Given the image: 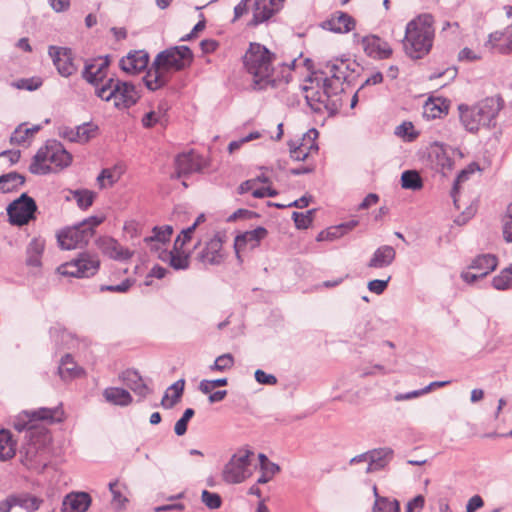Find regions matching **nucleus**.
<instances>
[{
	"label": "nucleus",
	"instance_id": "1",
	"mask_svg": "<svg viewBox=\"0 0 512 512\" xmlns=\"http://www.w3.org/2000/svg\"><path fill=\"white\" fill-rule=\"evenodd\" d=\"M193 52L186 46H173L159 52L151 67L143 77L146 88L156 91L166 86L170 80V71H182L193 62Z\"/></svg>",
	"mask_w": 512,
	"mask_h": 512
},
{
	"label": "nucleus",
	"instance_id": "2",
	"mask_svg": "<svg viewBox=\"0 0 512 512\" xmlns=\"http://www.w3.org/2000/svg\"><path fill=\"white\" fill-rule=\"evenodd\" d=\"M275 54L266 46L251 42L243 56V65L246 72L252 76L253 89L265 90L268 87H276V80L273 78V60Z\"/></svg>",
	"mask_w": 512,
	"mask_h": 512
},
{
	"label": "nucleus",
	"instance_id": "3",
	"mask_svg": "<svg viewBox=\"0 0 512 512\" xmlns=\"http://www.w3.org/2000/svg\"><path fill=\"white\" fill-rule=\"evenodd\" d=\"M434 19L430 14H422L409 21L405 29L403 48L407 56L421 59L427 55L434 41Z\"/></svg>",
	"mask_w": 512,
	"mask_h": 512
},
{
	"label": "nucleus",
	"instance_id": "4",
	"mask_svg": "<svg viewBox=\"0 0 512 512\" xmlns=\"http://www.w3.org/2000/svg\"><path fill=\"white\" fill-rule=\"evenodd\" d=\"M502 108L499 97H487L475 105L460 104L458 110L463 126L470 133L477 132L480 127L495 126V120Z\"/></svg>",
	"mask_w": 512,
	"mask_h": 512
},
{
	"label": "nucleus",
	"instance_id": "5",
	"mask_svg": "<svg viewBox=\"0 0 512 512\" xmlns=\"http://www.w3.org/2000/svg\"><path fill=\"white\" fill-rule=\"evenodd\" d=\"M47 162L62 170L72 162V155L57 140H48L39 148L29 166V171L35 175H46L53 171Z\"/></svg>",
	"mask_w": 512,
	"mask_h": 512
},
{
	"label": "nucleus",
	"instance_id": "6",
	"mask_svg": "<svg viewBox=\"0 0 512 512\" xmlns=\"http://www.w3.org/2000/svg\"><path fill=\"white\" fill-rule=\"evenodd\" d=\"M95 94L106 102L114 99V106L117 109H128L140 99L139 92L131 82L113 77L106 79L105 83L95 90Z\"/></svg>",
	"mask_w": 512,
	"mask_h": 512
},
{
	"label": "nucleus",
	"instance_id": "7",
	"mask_svg": "<svg viewBox=\"0 0 512 512\" xmlns=\"http://www.w3.org/2000/svg\"><path fill=\"white\" fill-rule=\"evenodd\" d=\"M104 221V217L90 216L71 227L62 229L57 234L59 246L72 250L86 245L94 235V229Z\"/></svg>",
	"mask_w": 512,
	"mask_h": 512
},
{
	"label": "nucleus",
	"instance_id": "8",
	"mask_svg": "<svg viewBox=\"0 0 512 512\" xmlns=\"http://www.w3.org/2000/svg\"><path fill=\"white\" fill-rule=\"evenodd\" d=\"M63 417L62 409L57 406L53 408L41 407L32 411H22L13 419V427L18 432L26 431L29 439H32L34 432L37 429V421H61Z\"/></svg>",
	"mask_w": 512,
	"mask_h": 512
},
{
	"label": "nucleus",
	"instance_id": "9",
	"mask_svg": "<svg viewBox=\"0 0 512 512\" xmlns=\"http://www.w3.org/2000/svg\"><path fill=\"white\" fill-rule=\"evenodd\" d=\"M100 267L99 258L90 253H81L76 259L58 267L59 274L68 277L89 278L94 276Z\"/></svg>",
	"mask_w": 512,
	"mask_h": 512
},
{
	"label": "nucleus",
	"instance_id": "10",
	"mask_svg": "<svg viewBox=\"0 0 512 512\" xmlns=\"http://www.w3.org/2000/svg\"><path fill=\"white\" fill-rule=\"evenodd\" d=\"M37 204L27 193H22L6 208L8 221L11 225L22 227L36 218Z\"/></svg>",
	"mask_w": 512,
	"mask_h": 512
},
{
	"label": "nucleus",
	"instance_id": "11",
	"mask_svg": "<svg viewBox=\"0 0 512 512\" xmlns=\"http://www.w3.org/2000/svg\"><path fill=\"white\" fill-rule=\"evenodd\" d=\"M315 80L316 86L313 85L314 80L311 78H309V81L311 82L310 86H301L307 105L317 113L321 112L323 109L327 111L338 110L341 106V99H328L323 86H320V80L318 78Z\"/></svg>",
	"mask_w": 512,
	"mask_h": 512
},
{
	"label": "nucleus",
	"instance_id": "12",
	"mask_svg": "<svg viewBox=\"0 0 512 512\" xmlns=\"http://www.w3.org/2000/svg\"><path fill=\"white\" fill-rule=\"evenodd\" d=\"M251 452L246 450L243 453L234 454L225 464L222 471V478L228 484H239L249 477V466Z\"/></svg>",
	"mask_w": 512,
	"mask_h": 512
},
{
	"label": "nucleus",
	"instance_id": "13",
	"mask_svg": "<svg viewBox=\"0 0 512 512\" xmlns=\"http://www.w3.org/2000/svg\"><path fill=\"white\" fill-rule=\"evenodd\" d=\"M359 68L360 66L355 61L350 62L349 60L336 59L327 61L320 73L324 77L332 78L333 80L351 83L359 75Z\"/></svg>",
	"mask_w": 512,
	"mask_h": 512
},
{
	"label": "nucleus",
	"instance_id": "14",
	"mask_svg": "<svg viewBox=\"0 0 512 512\" xmlns=\"http://www.w3.org/2000/svg\"><path fill=\"white\" fill-rule=\"evenodd\" d=\"M48 55L52 59L57 72L62 77L68 78L78 71L71 48L51 45L48 48Z\"/></svg>",
	"mask_w": 512,
	"mask_h": 512
},
{
	"label": "nucleus",
	"instance_id": "15",
	"mask_svg": "<svg viewBox=\"0 0 512 512\" xmlns=\"http://www.w3.org/2000/svg\"><path fill=\"white\" fill-rule=\"evenodd\" d=\"M110 65L109 55L105 57H99L92 61H86L84 69L82 71V78L89 84L97 88H100L105 83L107 77L106 71Z\"/></svg>",
	"mask_w": 512,
	"mask_h": 512
},
{
	"label": "nucleus",
	"instance_id": "16",
	"mask_svg": "<svg viewBox=\"0 0 512 512\" xmlns=\"http://www.w3.org/2000/svg\"><path fill=\"white\" fill-rule=\"evenodd\" d=\"M21 462L28 469L42 473L48 465L46 450L29 443L20 451Z\"/></svg>",
	"mask_w": 512,
	"mask_h": 512
},
{
	"label": "nucleus",
	"instance_id": "17",
	"mask_svg": "<svg viewBox=\"0 0 512 512\" xmlns=\"http://www.w3.org/2000/svg\"><path fill=\"white\" fill-rule=\"evenodd\" d=\"M98 126L93 122H85L76 127H62L59 136L74 143L85 144L95 137Z\"/></svg>",
	"mask_w": 512,
	"mask_h": 512
},
{
	"label": "nucleus",
	"instance_id": "18",
	"mask_svg": "<svg viewBox=\"0 0 512 512\" xmlns=\"http://www.w3.org/2000/svg\"><path fill=\"white\" fill-rule=\"evenodd\" d=\"M174 164L175 173L171 176L173 179H179L202 169V159L193 151L178 154L175 157Z\"/></svg>",
	"mask_w": 512,
	"mask_h": 512
},
{
	"label": "nucleus",
	"instance_id": "19",
	"mask_svg": "<svg viewBox=\"0 0 512 512\" xmlns=\"http://www.w3.org/2000/svg\"><path fill=\"white\" fill-rule=\"evenodd\" d=\"M149 64V54L145 50L130 51L119 61L122 71L128 74H138L144 71Z\"/></svg>",
	"mask_w": 512,
	"mask_h": 512
},
{
	"label": "nucleus",
	"instance_id": "20",
	"mask_svg": "<svg viewBox=\"0 0 512 512\" xmlns=\"http://www.w3.org/2000/svg\"><path fill=\"white\" fill-rule=\"evenodd\" d=\"M268 235V231L265 227L258 226L257 228L243 233L238 234L234 240V250L236 256L241 260L239 252L246 246H250L251 249L259 246L260 242Z\"/></svg>",
	"mask_w": 512,
	"mask_h": 512
},
{
	"label": "nucleus",
	"instance_id": "21",
	"mask_svg": "<svg viewBox=\"0 0 512 512\" xmlns=\"http://www.w3.org/2000/svg\"><path fill=\"white\" fill-rule=\"evenodd\" d=\"M362 45L365 53L374 59H387L392 54L388 42L376 35L363 37Z\"/></svg>",
	"mask_w": 512,
	"mask_h": 512
},
{
	"label": "nucleus",
	"instance_id": "22",
	"mask_svg": "<svg viewBox=\"0 0 512 512\" xmlns=\"http://www.w3.org/2000/svg\"><path fill=\"white\" fill-rule=\"evenodd\" d=\"M98 245L106 256L116 261H127L133 255L128 248L123 247L117 240L111 237L100 238Z\"/></svg>",
	"mask_w": 512,
	"mask_h": 512
},
{
	"label": "nucleus",
	"instance_id": "23",
	"mask_svg": "<svg viewBox=\"0 0 512 512\" xmlns=\"http://www.w3.org/2000/svg\"><path fill=\"white\" fill-rule=\"evenodd\" d=\"M321 27L334 33H348L355 27V20L349 14L337 12L330 19L324 21Z\"/></svg>",
	"mask_w": 512,
	"mask_h": 512
},
{
	"label": "nucleus",
	"instance_id": "24",
	"mask_svg": "<svg viewBox=\"0 0 512 512\" xmlns=\"http://www.w3.org/2000/svg\"><path fill=\"white\" fill-rule=\"evenodd\" d=\"M91 504L87 492H72L67 494L62 502V512H85Z\"/></svg>",
	"mask_w": 512,
	"mask_h": 512
},
{
	"label": "nucleus",
	"instance_id": "25",
	"mask_svg": "<svg viewBox=\"0 0 512 512\" xmlns=\"http://www.w3.org/2000/svg\"><path fill=\"white\" fill-rule=\"evenodd\" d=\"M396 258V251L390 245L379 246L367 263L368 268L384 269L389 267Z\"/></svg>",
	"mask_w": 512,
	"mask_h": 512
},
{
	"label": "nucleus",
	"instance_id": "26",
	"mask_svg": "<svg viewBox=\"0 0 512 512\" xmlns=\"http://www.w3.org/2000/svg\"><path fill=\"white\" fill-rule=\"evenodd\" d=\"M173 233L171 225L155 226L152 234L144 238V242L149 246L151 251H160L161 247L170 241Z\"/></svg>",
	"mask_w": 512,
	"mask_h": 512
},
{
	"label": "nucleus",
	"instance_id": "27",
	"mask_svg": "<svg viewBox=\"0 0 512 512\" xmlns=\"http://www.w3.org/2000/svg\"><path fill=\"white\" fill-rule=\"evenodd\" d=\"M121 378L125 385L141 398L146 397L151 392L136 370L128 369L124 371Z\"/></svg>",
	"mask_w": 512,
	"mask_h": 512
},
{
	"label": "nucleus",
	"instance_id": "28",
	"mask_svg": "<svg viewBox=\"0 0 512 512\" xmlns=\"http://www.w3.org/2000/svg\"><path fill=\"white\" fill-rule=\"evenodd\" d=\"M221 249L222 239L217 234L206 243L200 253V258L203 262L209 264H219L222 261Z\"/></svg>",
	"mask_w": 512,
	"mask_h": 512
},
{
	"label": "nucleus",
	"instance_id": "29",
	"mask_svg": "<svg viewBox=\"0 0 512 512\" xmlns=\"http://www.w3.org/2000/svg\"><path fill=\"white\" fill-rule=\"evenodd\" d=\"M393 450L391 448H379L369 451V463L366 468L367 473L379 471L392 459Z\"/></svg>",
	"mask_w": 512,
	"mask_h": 512
},
{
	"label": "nucleus",
	"instance_id": "30",
	"mask_svg": "<svg viewBox=\"0 0 512 512\" xmlns=\"http://www.w3.org/2000/svg\"><path fill=\"white\" fill-rule=\"evenodd\" d=\"M182 249L167 251L162 250L159 258L164 262H169V265L175 270H186L189 268V255L181 251Z\"/></svg>",
	"mask_w": 512,
	"mask_h": 512
},
{
	"label": "nucleus",
	"instance_id": "31",
	"mask_svg": "<svg viewBox=\"0 0 512 512\" xmlns=\"http://www.w3.org/2000/svg\"><path fill=\"white\" fill-rule=\"evenodd\" d=\"M103 397L106 402L121 407L128 406L133 400L130 392L120 387H108L104 389Z\"/></svg>",
	"mask_w": 512,
	"mask_h": 512
},
{
	"label": "nucleus",
	"instance_id": "32",
	"mask_svg": "<svg viewBox=\"0 0 512 512\" xmlns=\"http://www.w3.org/2000/svg\"><path fill=\"white\" fill-rule=\"evenodd\" d=\"M185 387V380L179 379L173 383L165 392L161 406L165 409L173 408L180 400Z\"/></svg>",
	"mask_w": 512,
	"mask_h": 512
},
{
	"label": "nucleus",
	"instance_id": "33",
	"mask_svg": "<svg viewBox=\"0 0 512 512\" xmlns=\"http://www.w3.org/2000/svg\"><path fill=\"white\" fill-rule=\"evenodd\" d=\"M497 267V258L492 254H482L473 259L470 268L480 272V276H486Z\"/></svg>",
	"mask_w": 512,
	"mask_h": 512
},
{
	"label": "nucleus",
	"instance_id": "34",
	"mask_svg": "<svg viewBox=\"0 0 512 512\" xmlns=\"http://www.w3.org/2000/svg\"><path fill=\"white\" fill-rule=\"evenodd\" d=\"M12 495L15 502V507L18 506L27 512H34L38 510L43 503V499L31 495L27 492L14 493Z\"/></svg>",
	"mask_w": 512,
	"mask_h": 512
},
{
	"label": "nucleus",
	"instance_id": "35",
	"mask_svg": "<svg viewBox=\"0 0 512 512\" xmlns=\"http://www.w3.org/2000/svg\"><path fill=\"white\" fill-rule=\"evenodd\" d=\"M25 183V177L16 171L0 175V192L9 193Z\"/></svg>",
	"mask_w": 512,
	"mask_h": 512
},
{
	"label": "nucleus",
	"instance_id": "36",
	"mask_svg": "<svg viewBox=\"0 0 512 512\" xmlns=\"http://www.w3.org/2000/svg\"><path fill=\"white\" fill-rule=\"evenodd\" d=\"M480 166L478 163L476 162H472L470 163L466 168H464L463 170H461L457 177L455 178L454 182H453V186H452V189H451V197L453 198V202L455 204V206L458 208L457 206V195L459 194V191H460V184L465 182L466 180L469 179V176L474 174L476 171H480Z\"/></svg>",
	"mask_w": 512,
	"mask_h": 512
},
{
	"label": "nucleus",
	"instance_id": "37",
	"mask_svg": "<svg viewBox=\"0 0 512 512\" xmlns=\"http://www.w3.org/2000/svg\"><path fill=\"white\" fill-rule=\"evenodd\" d=\"M274 14V11L263 3L262 0H255L253 5V17L248 25L251 27H257L269 20Z\"/></svg>",
	"mask_w": 512,
	"mask_h": 512
},
{
	"label": "nucleus",
	"instance_id": "38",
	"mask_svg": "<svg viewBox=\"0 0 512 512\" xmlns=\"http://www.w3.org/2000/svg\"><path fill=\"white\" fill-rule=\"evenodd\" d=\"M58 374L64 381L76 378L80 374L76 363L70 354H65L58 366Z\"/></svg>",
	"mask_w": 512,
	"mask_h": 512
},
{
	"label": "nucleus",
	"instance_id": "39",
	"mask_svg": "<svg viewBox=\"0 0 512 512\" xmlns=\"http://www.w3.org/2000/svg\"><path fill=\"white\" fill-rule=\"evenodd\" d=\"M448 113V107L445 100L441 98L428 99L423 106V116L427 119H435L441 117L442 114Z\"/></svg>",
	"mask_w": 512,
	"mask_h": 512
},
{
	"label": "nucleus",
	"instance_id": "40",
	"mask_svg": "<svg viewBox=\"0 0 512 512\" xmlns=\"http://www.w3.org/2000/svg\"><path fill=\"white\" fill-rule=\"evenodd\" d=\"M44 250V242L40 239L34 238L27 246L26 263L28 266L39 267L41 266V256Z\"/></svg>",
	"mask_w": 512,
	"mask_h": 512
},
{
	"label": "nucleus",
	"instance_id": "41",
	"mask_svg": "<svg viewBox=\"0 0 512 512\" xmlns=\"http://www.w3.org/2000/svg\"><path fill=\"white\" fill-rule=\"evenodd\" d=\"M16 452L15 443L8 430L0 431V460L6 461L14 457Z\"/></svg>",
	"mask_w": 512,
	"mask_h": 512
},
{
	"label": "nucleus",
	"instance_id": "42",
	"mask_svg": "<svg viewBox=\"0 0 512 512\" xmlns=\"http://www.w3.org/2000/svg\"><path fill=\"white\" fill-rule=\"evenodd\" d=\"M449 150L450 149L446 148L444 145L438 144H436V149L434 150L436 165L441 168L443 174H445L446 171L452 170L454 165Z\"/></svg>",
	"mask_w": 512,
	"mask_h": 512
},
{
	"label": "nucleus",
	"instance_id": "43",
	"mask_svg": "<svg viewBox=\"0 0 512 512\" xmlns=\"http://www.w3.org/2000/svg\"><path fill=\"white\" fill-rule=\"evenodd\" d=\"M24 124H20L11 134L10 143L13 145H24L28 139L37 133L40 129V125H34L31 128L23 129Z\"/></svg>",
	"mask_w": 512,
	"mask_h": 512
},
{
	"label": "nucleus",
	"instance_id": "44",
	"mask_svg": "<svg viewBox=\"0 0 512 512\" xmlns=\"http://www.w3.org/2000/svg\"><path fill=\"white\" fill-rule=\"evenodd\" d=\"M372 512H401L400 502L395 498L378 497L374 500Z\"/></svg>",
	"mask_w": 512,
	"mask_h": 512
},
{
	"label": "nucleus",
	"instance_id": "45",
	"mask_svg": "<svg viewBox=\"0 0 512 512\" xmlns=\"http://www.w3.org/2000/svg\"><path fill=\"white\" fill-rule=\"evenodd\" d=\"M401 186L404 189L417 191L423 187V181L417 171L406 170L401 174Z\"/></svg>",
	"mask_w": 512,
	"mask_h": 512
},
{
	"label": "nucleus",
	"instance_id": "46",
	"mask_svg": "<svg viewBox=\"0 0 512 512\" xmlns=\"http://www.w3.org/2000/svg\"><path fill=\"white\" fill-rule=\"evenodd\" d=\"M322 86L328 96V99H340L341 93L344 92V81L333 80L332 78H321Z\"/></svg>",
	"mask_w": 512,
	"mask_h": 512
},
{
	"label": "nucleus",
	"instance_id": "47",
	"mask_svg": "<svg viewBox=\"0 0 512 512\" xmlns=\"http://www.w3.org/2000/svg\"><path fill=\"white\" fill-rule=\"evenodd\" d=\"M318 136L319 132L317 129L311 128L305 134H303L301 140H297L298 145H300L306 151H309V154L312 152H317L319 150L318 144L316 142Z\"/></svg>",
	"mask_w": 512,
	"mask_h": 512
},
{
	"label": "nucleus",
	"instance_id": "48",
	"mask_svg": "<svg viewBox=\"0 0 512 512\" xmlns=\"http://www.w3.org/2000/svg\"><path fill=\"white\" fill-rule=\"evenodd\" d=\"M73 198L76 200L77 205L82 210H87L92 206L95 198V193L88 189H77L72 191Z\"/></svg>",
	"mask_w": 512,
	"mask_h": 512
},
{
	"label": "nucleus",
	"instance_id": "49",
	"mask_svg": "<svg viewBox=\"0 0 512 512\" xmlns=\"http://www.w3.org/2000/svg\"><path fill=\"white\" fill-rule=\"evenodd\" d=\"M315 209L306 211L305 213L296 212L292 213V219L297 229H307L313 222Z\"/></svg>",
	"mask_w": 512,
	"mask_h": 512
},
{
	"label": "nucleus",
	"instance_id": "50",
	"mask_svg": "<svg viewBox=\"0 0 512 512\" xmlns=\"http://www.w3.org/2000/svg\"><path fill=\"white\" fill-rule=\"evenodd\" d=\"M234 365V357L230 353L218 356L214 363L209 367L211 371L224 372L231 369Z\"/></svg>",
	"mask_w": 512,
	"mask_h": 512
},
{
	"label": "nucleus",
	"instance_id": "51",
	"mask_svg": "<svg viewBox=\"0 0 512 512\" xmlns=\"http://www.w3.org/2000/svg\"><path fill=\"white\" fill-rule=\"evenodd\" d=\"M512 274L509 269H504L501 273L495 276L492 280V286L496 290L504 291L512 288Z\"/></svg>",
	"mask_w": 512,
	"mask_h": 512
},
{
	"label": "nucleus",
	"instance_id": "52",
	"mask_svg": "<svg viewBox=\"0 0 512 512\" xmlns=\"http://www.w3.org/2000/svg\"><path fill=\"white\" fill-rule=\"evenodd\" d=\"M11 85L20 90L35 91L42 85L40 78H22L11 83Z\"/></svg>",
	"mask_w": 512,
	"mask_h": 512
},
{
	"label": "nucleus",
	"instance_id": "53",
	"mask_svg": "<svg viewBox=\"0 0 512 512\" xmlns=\"http://www.w3.org/2000/svg\"><path fill=\"white\" fill-rule=\"evenodd\" d=\"M195 411L192 408H187L183 412L181 418L177 420L174 426V432L177 436H182L187 432L188 422L194 416Z\"/></svg>",
	"mask_w": 512,
	"mask_h": 512
},
{
	"label": "nucleus",
	"instance_id": "54",
	"mask_svg": "<svg viewBox=\"0 0 512 512\" xmlns=\"http://www.w3.org/2000/svg\"><path fill=\"white\" fill-rule=\"evenodd\" d=\"M201 501L204 503V505L211 509L215 510L221 507L222 505V498L221 496L216 492H210L208 490H203L201 493Z\"/></svg>",
	"mask_w": 512,
	"mask_h": 512
},
{
	"label": "nucleus",
	"instance_id": "55",
	"mask_svg": "<svg viewBox=\"0 0 512 512\" xmlns=\"http://www.w3.org/2000/svg\"><path fill=\"white\" fill-rule=\"evenodd\" d=\"M395 134L406 141H413L418 137L419 133L415 131L411 122L405 121L396 127Z\"/></svg>",
	"mask_w": 512,
	"mask_h": 512
},
{
	"label": "nucleus",
	"instance_id": "56",
	"mask_svg": "<svg viewBox=\"0 0 512 512\" xmlns=\"http://www.w3.org/2000/svg\"><path fill=\"white\" fill-rule=\"evenodd\" d=\"M261 475L257 479V484H266L270 480L273 479V477L280 472V466L276 463L273 464H267L266 466L260 468Z\"/></svg>",
	"mask_w": 512,
	"mask_h": 512
},
{
	"label": "nucleus",
	"instance_id": "57",
	"mask_svg": "<svg viewBox=\"0 0 512 512\" xmlns=\"http://www.w3.org/2000/svg\"><path fill=\"white\" fill-rule=\"evenodd\" d=\"M290 157L294 161H304L309 156V151H306L300 145H298V141L290 140L288 142Z\"/></svg>",
	"mask_w": 512,
	"mask_h": 512
},
{
	"label": "nucleus",
	"instance_id": "58",
	"mask_svg": "<svg viewBox=\"0 0 512 512\" xmlns=\"http://www.w3.org/2000/svg\"><path fill=\"white\" fill-rule=\"evenodd\" d=\"M391 276L387 279H374L368 282L367 288L370 292L381 295L388 287Z\"/></svg>",
	"mask_w": 512,
	"mask_h": 512
},
{
	"label": "nucleus",
	"instance_id": "59",
	"mask_svg": "<svg viewBox=\"0 0 512 512\" xmlns=\"http://www.w3.org/2000/svg\"><path fill=\"white\" fill-rule=\"evenodd\" d=\"M254 378H255L256 382H258L259 384L267 385V386H274L278 382L275 375L266 373L262 369H257L254 372Z\"/></svg>",
	"mask_w": 512,
	"mask_h": 512
},
{
	"label": "nucleus",
	"instance_id": "60",
	"mask_svg": "<svg viewBox=\"0 0 512 512\" xmlns=\"http://www.w3.org/2000/svg\"><path fill=\"white\" fill-rule=\"evenodd\" d=\"M131 286H132V281L130 279H125L120 284H117V285H101L100 291L125 293L130 289Z\"/></svg>",
	"mask_w": 512,
	"mask_h": 512
},
{
	"label": "nucleus",
	"instance_id": "61",
	"mask_svg": "<svg viewBox=\"0 0 512 512\" xmlns=\"http://www.w3.org/2000/svg\"><path fill=\"white\" fill-rule=\"evenodd\" d=\"M194 227H187L185 229H183L181 231V234L178 235V237L175 239V242H174V249L175 250H178V249H182L183 246L190 241L191 237H192V234L194 232Z\"/></svg>",
	"mask_w": 512,
	"mask_h": 512
},
{
	"label": "nucleus",
	"instance_id": "62",
	"mask_svg": "<svg viewBox=\"0 0 512 512\" xmlns=\"http://www.w3.org/2000/svg\"><path fill=\"white\" fill-rule=\"evenodd\" d=\"M164 125V123L161 121V116L158 115L155 111H149L142 117V125L145 128H152L156 124Z\"/></svg>",
	"mask_w": 512,
	"mask_h": 512
},
{
	"label": "nucleus",
	"instance_id": "63",
	"mask_svg": "<svg viewBox=\"0 0 512 512\" xmlns=\"http://www.w3.org/2000/svg\"><path fill=\"white\" fill-rule=\"evenodd\" d=\"M256 217H259V215H258V213L254 212V211L247 210V209H238L237 211H235L233 214H231L227 218V221L232 222L237 219H253Z\"/></svg>",
	"mask_w": 512,
	"mask_h": 512
},
{
	"label": "nucleus",
	"instance_id": "64",
	"mask_svg": "<svg viewBox=\"0 0 512 512\" xmlns=\"http://www.w3.org/2000/svg\"><path fill=\"white\" fill-rule=\"evenodd\" d=\"M424 504V496L417 495L407 503L406 512H418L424 507Z\"/></svg>",
	"mask_w": 512,
	"mask_h": 512
}]
</instances>
